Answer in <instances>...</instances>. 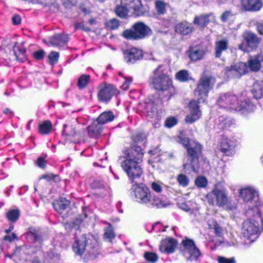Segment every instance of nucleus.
Segmentation results:
<instances>
[{
  "instance_id": "nucleus-1",
  "label": "nucleus",
  "mask_w": 263,
  "mask_h": 263,
  "mask_svg": "<svg viewBox=\"0 0 263 263\" xmlns=\"http://www.w3.org/2000/svg\"><path fill=\"white\" fill-rule=\"evenodd\" d=\"M215 83V79L212 77L202 76L201 77L197 88L194 90L198 101L192 100L190 102L189 105L190 113L185 118L186 123L191 124L201 117V112L199 109L198 103L205 102L209 92L212 89Z\"/></svg>"
},
{
  "instance_id": "nucleus-2",
  "label": "nucleus",
  "mask_w": 263,
  "mask_h": 263,
  "mask_svg": "<svg viewBox=\"0 0 263 263\" xmlns=\"http://www.w3.org/2000/svg\"><path fill=\"white\" fill-rule=\"evenodd\" d=\"M218 106L222 109L231 112L241 111L247 114L254 111L255 106L243 94L236 95L228 92L219 95L217 100Z\"/></svg>"
},
{
  "instance_id": "nucleus-3",
  "label": "nucleus",
  "mask_w": 263,
  "mask_h": 263,
  "mask_svg": "<svg viewBox=\"0 0 263 263\" xmlns=\"http://www.w3.org/2000/svg\"><path fill=\"white\" fill-rule=\"evenodd\" d=\"M143 152L142 148L138 146L133 147L128 153L125 159L122 162L121 167L127 174L129 179L135 184L140 182L143 171L140 165L142 161Z\"/></svg>"
},
{
  "instance_id": "nucleus-4",
  "label": "nucleus",
  "mask_w": 263,
  "mask_h": 263,
  "mask_svg": "<svg viewBox=\"0 0 263 263\" xmlns=\"http://www.w3.org/2000/svg\"><path fill=\"white\" fill-rule=\"evenodd\" d=\"M136 201L148 208H164L170 204L165 199L158 197L151 192L145 185H133L132 187Z\"/></svg>"
},
{
  "instance_id": "nucleus-5",
  "label": "nucleus",
  "mask_w": 263,
  "mask_h": 263,
  "mask_svg": "<svg viewBox=\"0 0 263 263\" xmlns=\"http://www.w3.org/2000/svg\"><path fill=\"white\" fill-rule=\"evenodd\" d=\"M205 198L208 203L211 205L231 211L236 208V204L232 202L225 188L216 187L206 194Z\"/></svg>"
},
{
  "instance_id": "nucleus-6",
  "label": "nucleus",
  "mask_w": 263,
  "mask_h": 263,
  "mask_svg": "<svg viewBox=\"0 0 263 263\" xmlns=\"http://www.w3.org/2000/svg\"><path fill=\"white\" fill-rule=\"evenodd\" d=\"M239 195L246 202H251L254 205L248 209L246 212L248 217L255 216L254 212H256V216L262 221L261 214L263 213V203L259 201L258 192L252 187H247L240 190Z\"/></svg>"
},
{
  "instance_id": "nucleus-7",
  "label": "nucleus",
  "mask_w": 263,
  "mask_h": 263,
  "mask_svg": "<svg viewBox=\"0 0 263 263\" xmlns=\"http://www.w3.org/2000/svg\"><path fill=\"white\" fill-rule=\"evenodd\" d=\"M182 143L187 148L188 160L190 161V163H187L183 164L184 168H187L190 165L194 172H198L199 168L198 156L201 152V145L188 138L183 139Z\"/></svg>"
},
{
  "instance_id": "nucleus-8",
  "label": "nucleus",
  "mask_w": 263,
  "mask_h": 263,
  "mask_svg": "<svg viewBox=\"0 0 263 263\" xmlns=\"http://www.w3.org/2000/svg\"><path fill=\"white\" fill-rule=\"evenodd\" d=\"M162 66L159 65L154 71V76L150 79V83L157 90L162 91L174 89L172 81L170 77L162 70Z\"/></svg>"
},
{
  "instance_id": "nucleus-9",
  "label": "nucleus",
  "mask_w": 263,
  "mask_h": 263,
  "mask_svg": "<svg viewBox=\"0 0 263 263\" xmlns=\"http://www.w3.org/2000/svg\"><path fill=\"white\" fill-rule=\"evenodd\" d=\"M180 252L187 260L196 261L201 256V253L193 240L185 238L182 240Z\"/></svg>"
},
{
  "instance_id": "nucleus-10",
  "label": "nucleus",
  "mask_w": 263,
  "mask_h": 263,
  "mask_svg": "<svg viewBox=\"0 0 263 263\" xmlns=\"http://www.w3.org/2000/svg\"><path fill=\"white\" fill-rule=\"evenodd\" d=\"M152 33L149 27L142 22L135 24L133 29H127L123 31L122 35L128 40H140Z\"/></svg>"
},
{
  "instance_id": "nucleus-11",
  "label": "nucleus",
  "mask_w": 263,
  "mask_h": 263,
  "mask_svg": "<svg viewBox=\"0 0 263 263\" xmlns=\"http://www.w3.org/2000/svg\"><path fill=\"white\" fill-rule=\"evenodd\" d=\"M254 215L255 216L248 217L249 218L243 223L242 233L245 237L248 238H251L254 236L255 237H258L261 231L258 221H259L262 224L263 223V220L261 221L256 216V212H254Z\"/></svg>"
},
{
  "instance_id": "nucleus-12",
  "label": "nucleus",
  "mask_w": 263,
  "mask_h": 263,
  "mask_svg": "<svg viewBox=\"0 0 263 263\" xmlns=\"http://www.w3.org/2000/svg\"><path fill=\"white\" fill-rule=\"evenodd\" d=\"M122 4L125 5L129 11L132 10L136 16H145L148 13V7L143 5L140 0H122Z\"/></svg>"
},
{
  "instance_id": "nucleus-13",
  "label": "nucleus",
  "mask_w": 263,
  "mask_h": 263,
  "mask_svg": "<svg viewBox=\"0 0 263 263\" xmlns=\"http://www.w3.org/2000/svg\"><path fill=\"white\" fill-rule=\"evenodd\" d=\"M86 243H88V240L84 235H81L79 238L77 239L73 245V250L76 254L82 255L86 248L90 254L94 253L95 250L97 251L96 246L93 245L92 247L86 246Z\"/></svg>"
},
{
  "instance_id": "nucleus-14",
  "label": "nucleus",
  "mask_w": 263,
  "mask_h": 263,
  "mask_svg": "<svg viewBox=\"0 0 263 263\" xmlns=\"http://www.w3.org/2000/svg\"><path fill=\"white\" fill-rule=\"evenodd\" d=\"M247 65L240 62L226 68V74L229 78H237L247 72Z\"/></svg>"
},
{
  "instance_id": "nucleus-15",
  "label": "nucleus",
  "mask_w": 263,
  "mask_h": 263,
  "mask_svg": "<svg viewBox=\"0 0 263 263\" xmlns=\"http://www.w3.org/2000/svg\"><path fill=\"white\" fill-rule=\"evenodd\" d=\"M259 44L257 36L253 33H248L245 39L243 42L239 45L241 50L249 52L256 48Z\"/></svg>"
},
{
  "instance_id": "nucleus-16",
  "label": "nucleus",
  "mask_w": 263,
  "mask_h": 263,
  "mask_svg": "<svg viewBox=\"0 0 263 263\" xmlns=\"http://www.w3.org/2000/svg\"><path fill=\"white\" fill-rule=\"evenodd\" d=\"M115 93V89L110 84H101L98 93L99 100L102 102H108Z\"/></svg>"
},
{
  "instance_id": "nucleus-17",
  "label": "nucleus",
  "mask_w": 263,
  "mask_h": 263,
  "mask_svg": "<svg viewBox=\"0 0 263 263\" xmlns=\"http://www.w3.org/2000/svg\"><path fill=\"white\" fill-rule=\"evenodd\" d=\"M124 55L127 63H134L136 61L142 59L143 53L142 50L136 48H132L126 50L124 52Z\"/></svg>"
},
{
  "instance_id": "nucleus-18",
  "label": "nucleus",
  "mask_w": 263,
  "mask_h": 263,
  "mask_svg": "<svg viewBox=\"0 0 263 263\" xmlns=\"http://www.w3.org/2000/svg\"><path fill=\"white\" fill-rule=\"evenodd\" d=\"M236 141L228 138L222 139L220 144V150L226 155L231 156L235 153Z\"/></svg>"
},
{
  "instance_id": "nucleus-19",
  "label": "nucleus",
  "mask_w": 263,
  "mask_h": 263,
  "mask_svg": "<svg viewBox=\"0 0 263 263\" xmlns=\"http://www.w3.org/2000/svg\"><path fill=\"white\" fill-rule=\"evenodd\" d=\"M144 110L146 116L151 119L157 118L158 110L156 106V101H154L153 98H149L146 100L144 106Z\"/></svg>"
},
{
  "instance_id": "nucleus-20",
  "label": "nucleus",
  "mask_w": 263,
  "mask_h": 263,
  "mask_svg": "<svg viewBox=\"0 0 263 263\" xmlns=\"http://www.w3.org/2000/svg\"><path fill=\"white\" fill-rule=\"evenodd\" d=\"M242 8L247 11H257L262 6L261 0H240Z\"/></svg>"
},
{
  "instance_id": "nucleus-21",
  "label": "nucleus",
  "mask_w": 263,
  "mask_h": 263,
  "mask_svg": "<svg viewBox=\"0 0 263 263\" xmlns=\"http://www.w3.org/2000/svg\"><path fill=\"white\" fill-rule=\"evenodd\" d=\"M176 245L177 241L175 239L168 238L161 241L159 249L162 253H171L175 251Z\"/></svg>"
},
{
  "instance_id": "nucleus-22",
  "label": "nucleus",
  "mask_w": 263,
  "mask_h": 263,
  "mask_svg": "<svg viewBox=\"0 0 263 263\" xmlns=\"http://www.w3.org/2000/svg\"><path fill=\"white\" fill-rule=\"evenodd\" d=\"M176 33L182 35H187L190 34L193 30L192 24L187 22H182L176 24L175 26Z\"/></svg>"
},
{
  "instance_id": "nucleus-23",
  "label": "nucleus",
  "mask_w": 263,
  "mask_h": 263,
  "mask_svg": "<svg viewBox=\"0 0 263 263\" xmlns=\"http://www.w3.org/2000/svg\"><path fill=\"white\" fill-rule=\"evenodd\" d=\"M262 62L263 55L262 54H257L249 60V67L253 71H257L260 69Z\"/></svg>"
},
{
  "instance_id": "nucleus-24",
  "label": "nucleus",
  "mask_w": 263,
  "mask_h": 263,
  "mask_svg": "<svg viewBox=\"0 0 263 263\" xmlns=\"http://www.w3.org/2000/svg\"><path fill=\"white\" fill-rule=\"evenodd\" d=\"M69 41L68 34H56L49 41V44L53 46H62Z\"/></svg>"
},
{
  "instance_id": "nucleus-25",
  "label": "nucleus",
  "mask_w": 263,
  "mask_h": 263,
  "mask_svg": "<svg viewBox=\"0 0 263 263\" xmlns=\"http://www.w3.org/2000/svg\"><path fill=\"white\" fill-rule=\"evenodd\" d=\"M254 97L256 99H262L260 106L263 109V81L255 82L253 85L252 90Z\"/></svg>"
},
{
  "instance_id": "nucleus-26",
  "label": "nucleus",
  "mask_w": 263,
  "mask_h": 263,
  "mask_svg": "<svg viewBox=\"0 0 263 263\" xmlns=\"http://www.w3.org/2000/svg\"><path fill=\"white\" fill-rule=\"evenodd\" d=\"M75 127L72 125L65 124L63 131V135L65 136L67 140L70 142L74 141V138L77 135Z\"/></svg>"
},
{
  "instance_id": "nucleus-27",
  "label": "nucleus",
  "mask_w": 263,
  "mask_h": 263,
  "mask_svg": "<svg viewBox=\"0 0 263 263\" xmlns=\"http://www.w3.org/2000/svg\"><path fill=\"white\" fill-rule=\"evenodd\" d=\"M189 57L192 61H196L202 59L204 55V50L199 47H192L190 49Z\"/></svg>"
},
{
  "instance_id": "nucleus-28",
  "label": "nucleus",
  "mask_w": 263,
  "mask_h": 263,
  "mask_svg": "<svg viewBox=\"0 0 263 263\" xmlns=\"http://www.w3.org/2000/svg\"><path fill=\"white\" fill-rule=\"evenodd\" d=\"M228 47V41L225 40H222L216 41L215 43V56L219 58L221 55V53L226 50Z\"/></svg>"
},
{
  "instance_id": "nucleus-29",
  "label": "nucleus",
  "mask_w": 263,
  "mask_h": 263,
  "mask_svg": "<svg viewBox=\"0 0 263 263\" xmlns=\"http://www.w3.org/2000/svg\"><path fill=\"white\" fill-rule=\"evenodd\" d=\"M115 116L111 111H107L102 112L98 118V123L105 124L108 122L113 121Z\"/></svg>"
},
{
  "instance_id": "nucleus-30",
  "label": "nucleus",
  "mask_w": 263,
  "mask_h": 263,
  "mask_svg": "<svg viewBox=\"0 0 263 263\" xmlns=\"http://www.w3.org/2000/svg\"><path fill=\"white\" fill-rule=\"evenodd\" d=\"M210 17H214L212 14L197 16L195 18L194 23L195 24H197L199 26L203 27L209 22L210 20L209 18Z\"/></svg>"
},
{
  "instance_id": "nucleus-31",
  "label": "nucleus",
  "mask_w": 263,
  "mask_h": 263,
  "mask_svg": "<svg viewBox=\"0 0 263 263\" xmlns=\"http://www.w3.org/2000/svg\"><path fill=\"white\" fill-rule=\"evenodd\" d=\"M102 124L98 123H94L88 127V132L92 136H97L102 130Z\"/></svg>"
},
{
  "instance_id": "nucleus-32",
  "label": "nucleus",
  "mask_w": 263,
  "mask_h": 263,
  "mask_svg": "<svg viewBox=\"0 0 263 263\" xmlns=\"http://www.w3.org/2000/svg\"><path fill=\"white\" fill-rule=\"evenodd\" d=\"M176 79L180 82H184L191 79L189 71L181 70L176 73Z\"/></svg>"
},
{
  "instance_id": "nucleus-33",
  "label": "nucleus",
  "mask_w": 263,
  "mask_h": 263,
  "mask_svg": "<svg viewBox=\"0 0 263 263\" xmlns=\"http://www.w3.org/2000/svg\"><path fill=\"white\" fill-rule=\"evenodd\" d=\"M129 8L125 6V5H123L122 4V2H121V5L117 6L115 12L118 16L120 17H125L129 12Z\"/></svg>"
},
{
  "instance_id": "nucleus-34",
  "label": "nucleus",
  "mask_w": 263,
  "mask_h": 263,
  "mask_svg": "<svg viewBox=\"0 0 263 263\" xmlns=\"http://www.w3.org/2000/svg\"><path fill=\"white\" fill-rule=\"evenodd\" d=\"M51 128L52 124L51 122L48 120L44 121L39 125V131L40 133L43 135L49 134Z\"/></svg>"
},
{
  "instance_id": "nucleus-35",
  "label": "nucleus",
  "mask_w": 263,
  "mask_h": 263,
  "mask_svg": "<svg viewBox=\"0 0 263 263\" xmlns=\"http://www.w3.org/2000/svg\"><path fill=\"white\" fill-rule=\"evenodd\" d=\"M13 52L17 60L18 61H22L23 58H20V57L24 56L26 52V49L24 48L23 46H21L17 44H15L14 46Z\"/></svg>"
},
{
  "instance_id": "nucleus-36",
  "label": "nucleus",
  "mask_w": 263,
  "mask_h": 263,
  "mask_svg": "<svg viewBox=\"0 0 263 263\" xmlns=\"http://www.w3.org/2000/svg\"><path fill=\"white\" fill-rule=\"evenodd\" d=\"M69 205V201L64 198H61L57 203L53 204L55 209L59 212L66 209Z\"/></svg>"
},
{
  "instance_id": "nucleus-37",
  "label": "nucleus",
  "mask_w": 263,
  "mask_h": 263,
  "mask_svg": "<svg viewBox=\"0 0 263 263\" xmlns=\"http://www.w3.org/2000/svg\"><path fill=\"white\" fill-rule=\"evenodd\" d=\"M156 9L159 14H163L166 12V3L163 1L157 0L155 3Z\"/></svg>"
},
{
  "instance_id": "nucleus-38",
  "label": "nucleus",
  "mask_w": 263,
  "mask_h": 263,
  "mask_svg": "<svg viewBox=\"0 0 263 263\" xmlns=\"http://www.w3.org/2000/svg\"><path fill=\"white\" fill-rule=\"evenodd\" d=\"M7 217L11 222H15L20 216V212L18 210H11L7 213Z\"/></svg>"
},
{
  "instance_id": "nucleus-39",
  "label": "nucleus",
  "mask_w": 263,
  "mask_h": 263,
  "mask_svg": "<svg viewBox=\"0 0 263 263\" xmlns=\"http://www.w3.org/2000/svg\"><path fill=\"white\" fill-rule=\"evenodd\" d=\"M90 76L88 74L82 75L78 80V85L80 88H83L86 86L90 81Z\"/></svg>"
},
{
  "instance_id": "nucleus-40",
  "label": "nucleus",
  "mask_w": 263,
  "mask_h": 263,
  "mask_svg": "<svg viewBox=\"0 0 263 263\" xmlns=\"http://www.w3.org/2000/svg\"><path fill=\"white\" fill-rule=\"evenodd\" d=\"M119 75L122 77L124 79V82L122 85L121 86V88L123 90H126L129 88V85L133 81V79L131 77H126L123 75L122 73L120 72Z\"/></svg>"
},
{
  "instance_id": "nucleus-41",
  "label": "nucleus",
  "mask_w": 263,
  "mask_h": 263,
  "mask_svg": "<svg viewBox=\"0 0 263 263\" xmlns=\"http://www.w3.org/2000/svg\"><path fill=\"white\" fill-rule=\"evenodd\" d=\"M104 231V236L109 241H111L115 238V234L110 225L105 228Z\"/></svg>"
},
{
  "instance_id": "nucleus-42",
  "label": "nucleus",
  "mask_w": 263,
  "mask_h": 263,
  "mask_svg": "<svg viewBox=\"0 0 263 263\" xmlns=\"http://www.w3.org/2000/svg\"><path fill=\"white\" fill-rule=\"evenodd\" d=\"M178 123V119L175 117H169L165 121L164 125L167 128H172Z\"/></svg>"
},
{
  "instance_id": "nucleus-43",
  "label": "nucleus",
  "mask_w": 263,
  "mask_h": 263,
  "mask_svg": "<svg viewBox=\"0 0 263 263\" xmlns=\"http://www.w3.org/2000/svg\"><path fill=\"white\" fill-rule=\"evenodd\" d=\"M212 222L213 226L212 227L210 225L211 228L214 230V233L217 236H221L223 234L222 228L215 220H212Z\"/></svg>"
},
{
  "instance_id": "nucleus-44",
  "label": "nucleus",
  "mask_w": 263,
  "mask_h": 263,
  "mask_svg": "<svg viewBox=\"0 0 263 263\" xmlns=\"http://www.w3.org/2000/svg\"><path fill=\"white\" fill-rule=\"evenodd\" d=\"M177 180L179 184L184 187L186 186L189 183L188 178L185 175L182 174L178 176Z\"/></svg>"
},
{
  "instance_id": "nucleus-45",
  "label": "nucleus",
  "mask_w": 263,
  "mask_h": 263,
  "mask_svg": "<svg viewBox=\"0 0 263 263\" xmlns=\"http://www.w3.org/2000/svg\"><path fill=\"white\" fill-rule=\"evenodd\" d=\"M106 26L111 30L117 29L120 25L119 21L117 19H111L106 23Z\"/></svg>"
},
{
  "instance_id": "nucleus-46",
  "label": "nucleus",
  "mask_w": 263,
  "mask_h": 263,
  "mask_svg": "<svg viewBox=\"0 0 263 263\" xmlns=\"http://www.w3.org/2000/svg\"><path fill=\"white\" fill-rule=\"evenodd\" d=\"M145 259L151 262H155L158 259V256L154 253L146 252L144 254Z\"/></svg>"
},
{
  "instance_id": "nucleus-47",
  "label": "nucleus",
  "mask_w": 263,
  "mask_h": 263,
  "mask_svg": "<svg viewBox=\"0 0 263 263\" xmlns=\"http://www.w3.org/2000/svg\"><path fill=\"white\" fill-rule=\"evenodd\" d=\"M207 183V180L204 177H198L195 180V184L199 187H204Z\"/></svg>"
},
{
  "instance_id": "nucleus-48",
  "label": "nucleus",
  "mask_w": 263,
  "mask_h": 263,
  "mask_svg": "<svg viewBox=\"0 0 263 263\" xmlns=\"http://www.w3.org/2000/svg\"><path fill=\"white\" fill-rule=\"evenodd\" d=\"M59 54L57 52L52 51L48 55L50 64L51 65L55 64L58 61Z\"/></svg>"
},
{
  "instance_id": "nucleus-49",
  "label": "nucleus",
  "mask_w": 263,
  "mask_h": 263,
  "mask_svg": "<svg viewBox=\"0 0 263 263\" xmlns=\"http://www.w3.org/2000/svg\"><path fill=\"white\" fill-rule=\"evenodd\" d=\"M229 121V119L221 117L218 120H216V123L219 124L221 128H224L229 126L228 123Z\"/></svg>"
},
{
  "instance_id": "nucleus-50",
  "label": "nucleus",
  "mask_w": 263,
  "mask_h": 263,
  "mask_svg": "<svg viewBox=\"0 0 263 263\" xmlns=\"http://www.w3.org/2000/svg\"><path fill=\"white\" fill-rule=\"evenodd\" d=\"M234 15L231 11L228 10L224 11L221 15V20L223 22H227L230 18Z\"/></svg>"
},
{
  "instance_id": "nucleus-51",
  "label": "nucleus",
  "mask_w": 263,
  "mask_h": 263,
  "mask_svg": "<svg viewBox=\"0 0 263 263\" xmlns=\"http://www.w3.org/2000/svg\"><path fill=\"white\" fill-rule=\"evenodd\" d=\"M151 188L154 192L157 193H160L162 191V187L158 182H153L151 184Z\"/></svg>"
},
{
  "instance_id": "nucleus-52",
  "label": "nucleus",
  "mask_w": 263,
  "mask_h": 263,
  "mask_svg": "<svg viewBox=\"0 0 263 263\" xmlns=\"http://www.w3.org/2000/svg\"><path fill=\"white\" fill-rule=\"evenodd\" d=\"M218 261L219 263H236L234 258H228L222 256L218 257Z\"/></svg>"
},
{
  "instance_id": "nucleus-53",
  "label": "nucleus",
  "mask_w": 263,
  "mask_h": 263,
  "mask_svg": "<svg viewBox=\"0 0 263 263\" xmlns=\"http://www.w3.org/2000/svg\"><path fill=\"white\" fill-rule=\"evenodd\" d=\"M45 52L42 49L34 52L33 54L35 59L37 60H42L45 56Z\"/></svg>"
},
{
  "instance_id": "nucleus-54",
  "label": "nucleus",
  "mask_w": 263,
  "mask_h": 263,
  "mask_svg": "<svg viewBox=\"0 0 263 263\" xmlns=\"http://www.w3.org/2000/svg\"><path fill=\"white\" fill-rule=\"evenodd\" d=\"M27 235L28 237L33 238L35 241H37L39 238V236L34 229H30L28 232Z\"/></svg>"
},
{
  "instance_id": "nucleus-55",
  "label": "nucleus",
  "mask_w": 263,
  "mask_h": 263,
  "mask_svg": "<svg viewBox=\"0 0 263 263\" xmlns=\"http://www.w3.org/2000/svg\"><path fill=\"white\" fill-rule=\"evenodd\" d=\"M75 28L76 29H81L85 31H89L90 29L87 27H86L83 23H79L75 24Z\"/></svg>"
},
{
  "instance_id": "nucleus-56",
  "label": "nucleus",
  "mask_w": 263,
  "mask_h": 263,
  "mask_svg": "<svg viewBox=\"0 0 263 263\" xmlns=\"http://www.w3.org/2000/svg\"><path fill=\"white\" fill-rule=\"evenodd\" d=\"M36 164L39 167L44 168L46 166V162L43 158H39L36 161Z\"/></svg>"
},
{
  "instance_id": "nucleus-57",
  "label": "nucleus",
  "mask_w": 263,
  "mask_h": 263,
  "mask_svg": "<svg viewBox=\"0 0 263 263\" xmlns=\"http://www.w3.org/2000/svg\"><path fill=\"white\" fill-rule=\"evenodd\" d=\"M16 238V235L15 233H12L11 235H6L4 237V239L9 241H12Z\"/></svg>"
},
{
  "instance_id": "nucleus-58",
  "label": "nucleus",
  "mask_w": 263,
  "mask_h": 263,
  "mask_svg": "<svg viewBox=\"0 0 263 263\" xmlns=\"http://www.w3.org/2000/svg\"><path fill=\"white\" fill-rule=\"evenodd\" d=\"M55 178V176H54L53 174H47L43 175L41 178L46 179L47 181H50L51 180L54 179Z\"/></svg>"
},
{
  "instance_id": "nucleus-59",
  "label": "nucleus",
  "mask_w": 263,
  "mask_h": 263,
  "mask_svg": "<svg viewBox=\"0 0 263 263\" xmlns=\"http://www.w3.org/2000/svg\"><path fill=\"white\" fill-rule=\"evenodd\" d=\"M13 23L14 25H18L20 24L21 19L19 15H15L12 17Z\"/></svg>"
},
{
  "instance_id": "nucleus-60",
  "label": "nucleus",
  "mask_w": 263,
  "mask_h": 263,
  "mask_svg": "<svg viewBox=\"0 0 263 263\" xmlns=\"http://www.w3.org/2000/svg\"><path fill=\"white\" fill-rule=\"evenodd\" d=\"M180 208L186 212L189 211L190 210V207L184 203L180 204Z\"/></svg>"
},
{
  "instance_id": "nucleus-61",
  "label": "nucleus",
  "mask_w": 263,
  "mask_h": 263,
  "mask_svg": "<svg viewBox=\"0 0 263 263\" xmlns=\"http://www.w3.org/2000/svg\"><path fill=\"white\" fill-rule=\"evenodd\" d=\"M257 29L259 34L263 35V25H258L257 27Z\"/></svg>"
},
{
  "instance_id": "nucleus-62",
  "label": "nucleus",
  "mask_w": 263,
  "mask_h": 263,
  "mask_svg": "<svg viewBox=\"0 0 263 263\" xmlns=\"http://www.w3.org/2000/svg\"><path fill=\"white\" fill-rule=\"evenodd\" d=\"M13 228H14V226L13 225H11L10 226L9 229H6L5 230V232H6V233L8 234L13 229Z\"/></svg>"
},
{
  "instance_id": "nucleus-63",
  "label": "nucleus",
  "mask_w": 263,
  "mask_h": 263,
  "mask_svg": "<svg viewBox=\"0 0 263 263\" xmlns=\"http://www.w3.org/2000/svg\"><path fill=\"white\" fill-rule=\"evenodd\" d=\"M157 151H158L157 149H155L154 151H149V154L153 155H156V154H157Z\"/></svg>"
},
{
  "instance_id": "nucleus-64",
  "label": "nucleus",
  "mask_w": 263,
  "mask_h": 263,
  "mask_svg": "<svg viewBox=\"0 0 263 263\" xmlns=\"http://www.w3.org/2000/svg\"><path fill=\"white\" fill-rule=\"evenodd\" d=\"M31 263H42V262H41L39 259L37 258H34Z\"/></svg>"
}]
</instances>
